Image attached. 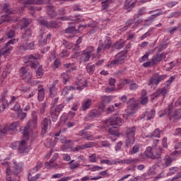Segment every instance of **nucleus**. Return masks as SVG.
Returning <instances> with one entry per match:
<instances>
[{
  "mask_svg": "<svg viewBox=\"0 0 181 181\" xmlns=\"http://www.w3.org/2000/svg\"><path fill=\"white\" fill-rule=\"evenodd\" d=\"M52 0H38V5H52Z\"/></svg>",
  "mask_w": 181,
  "mask_h": 181,
  "instance_id": "obj_43",
  "label": "nucleus"
},
{
  "mask_svg": "<svg viewBox=\"0 0 181 181\" xmlns=\"http://www.w3.org/2000/svg\"><path fill=\"white\" fill-rule=\"evenodd\" d=\"M57 166V164H50L49 162L45 163V168L46 169H53Z\"/></svg>",
  "mask_w": 181,
  "mask_h": 181,
  "instance_id": "obj_47",
  "label": "nucleus"
},
{
  "mask_svg": "<svg viewBox=\"0 0 181 181\" xmlns=\"http://www.w3.org/2000/svg\"><path fill=\"white\" fill-rule=\"evenodd\" d=\"M110 3H105L104 1H102V9L103 11H105V12H108V7L110 6Z\"/></svg>",
  "mask_w": 181,
  "mask_h": 181,
  "instance_id": "obj_44",
  "label": "nucleus"
},
{
  "mask_svg": "<svg viewBox=\"0 0 181 181\" xmlns=\"http://www.w3.org/2000/svg\"><path fill=\"white\" fill-rule=\"evenodd\" d=\"M85 139H86V141H94V136L88 134V136H85Z\"/></svg>",
  "mask_w": 181,
  "mask_h": 181,
  "instance_id": "obj_64",
  "label": "nucleus"
},
{
  "mask_svg": "<svg viewBox=\"0 0 181 181\" xmlns=\"http://www.w3.org/2000/svg\"><path fill=\"white\" fill-rule=\"evenodd\" d=\"M18 2L26 5H39V0H18Z\"/></svg>",
  "mask_w": 181,
  "mask_h": 181,
  "instance_id": "obj_22",
  "label": "nucleus"
},
{
  "mask_svg": "<svg viewBox=\"0 0 181 181\" xmlns=\"http://www.w3.org/2000/svg\"><path fill=\"white\" fill-rule=\"evenodd\" d=\"M115 81H117L115 78H110L109 80V86H110L111 87L115 86Z\"/></svg>",
  "mask_w": 181,
  "mask_h": 181,
  "instance_id": "obj_57",
  "label": "nucleus"
},
{
  "mask_svg": "<svg viewBox=\"0 0 181 181\" xmlns=\"http://www.w3.org/2000/svg\"><path fill=\"white\" fill-rule=\"evenodd\" d=\"M62 77L64 78V84H66L69 79L70 78V76L69 75V72L66 71L62 74Z\"/></svg>",
  "mask_w": 181,
  "mask_h": 181,
  "instance_id": "obj_38",
  "label": "nucleus"
},
{
  "mask_svg": "<svg viewBox=\"0 0 181 181\" xmlns=\"http://www.w3.org/2000/svg\"><path fill=\"white\" fill-rule=\"evenodd\" d=\"M101 163H106V165H117V160H114L112 162L110 161V160H102L100 161Z\"/></svg>",
  "mask_w": 181,
  "mask_h": 181,
  "instance_id": "obj_48",
  "label": "nucleus"
},
{
  "mask_svg": "<svg viewBox=\"0 0 181 181\" xmlns=\"http://www.w3.org/2000/svg\"><path fill=\"white\" fill-rule=\"evenodd\" d=\"M30 25L29 23V20L26 18H23L21 20V30H25V29H28L27 27L28 25Z\"/></svg>",
  "mask_w": 181,
  "mask_h": 181,
  "instance_id": "obj_25",
  "label": "nucleus"
},
{
  "mask_svg": "<svg viewBox=\"0 0 181 181\" xmlns=\"http://www.w3.org/2000/svg\"><path fill=\"white\" fill-rule=\"evenodd\" d=\"M74 32L77 33V32H80V30H76V26L68 27L65 30V33H74Z\"/></svg>",
  "mask_w": 181,
  "mask_h": 181,
  "instance_id": "obj_30",
  "label": "nucleus"
},
{
  "mask_svg": "<svg viewBox=\"0 0 181 181\" xmlns=\"http://www.w3.org/2000/svg\"><path fill=\"white\" fill-rule=\"evenodd\" d=\"M45 99V90L40 89L38 90V100L39 101H43Z\"/></svg>",
  "mask_w": 181,
  "mask_h": 181,
  "instance_id": "obj_34",
  "label": "nucleus"
},
{
  "mask_svg": "<svg viewBox=\"0 0 181 181\" xmlns=\"http://www.w3.org/2000/svg\"><path fill=\"white\" fill-rule=\"evenodd\" d=\"M153 117H155V110L153 109L147 115V121H149V119H152Z\"/></svg>",
  "mask_w": 181,
  "mask_h": 181,
  "instance_id": "obj_49",
  "label": "nucleus"
},
{
  "mask_svg": "<svg viewBox=\"0 0 181 181\" xmlns=\"http://www.w3.org/2000/svg\"><path fill=\"white\" fill-rule=\"evenodd\" d=\"M97 146V143L95 142H88L80 147V149H87L88 148H93Z\"/></svg>",
  "mask_w": 181,
  "mask_h": 181,
  "instance_id": "obj_26",
  "label": "nucleus"
},
{
  "mask_svg": "<svg viewBox=\"0 0 181 181\" xmlns=\"http://www.w3.org/2000/svg\"><path fill=\"white\" fill-rule=\"evenodd\" d=\"M49 125H52V120L45 117L41 123L42 134H46L47 132Z\"/></svg>",
  "mask_w": 181,
  "mask_h": 181,
  "instance_id": "obj_16",
  "label": "nucleus"
},
{
  "mask_svg": "<svg viewBox=\"0 0 181 181\" xmlns=\"http://www.w3.org/2000/svg\"><path fill=\"white\" fill-rule=\"evenodd\" d=\"M29 69H28V67H21V72L23 74V76H25V74H28V71Z\"/></svg>",
  "mask_w": 181,
  "mask_h": 181,
  "instance_id": "obj_61",
  "label": "nucleus"
},
{
  "mask_svg": "<svg viewBox=\"0 0 181 181\" xmlns=\"http://www.w3.org/2000/svg\"><path fill=\"white\" fill-rule=\"evenodd\" d=\"M110 47H111V40H110L109 38H107L104 43L103 42V40H100L99 46L97 49V56L100 57L98 53H100L101 50H105L107 49H110Z\"/></svg>",
  "mask_w": 181,
  "mask_h": 181,
  "instance_id": "obj_9",
  "label": "nucleus"
},
{
  "mask_svg": "<svg viewBox=\"0 0 181 181\" xmlns=\"http://www.w3.org/2000/svg\"><path fill=\"white\" fill-rule=\"evenodd\" d=\"M173 105H168V109H165V110H161L160 112L159 117H163V115H168L170 120H172V118H174V119H180L181 118V109L177 110L175 111H173Z\"/></svg>",
  "mask_w": 181,
  "mask_h": 181,
  "instance_id": "obj_1",
  "label": "nucleus"
},
{
  "mask_svg": "<svg viewBox=\"0 0 181 181\" xmlns=\"http://www.w3.org/2000/svg\"><path fill=\"white\" fill-rule=\"evenodd\" d=\"M139 162V159L138 158H133V159H124L122 160V163H126L127 165H129L130 163H138Z\"/></svg>",
  "mask_w": 181,
  "mask_h": 181,
  "instance_id": "obj_27",
  "label": "nucleus"
},
{
  "mask_svg": "<svg viewBox=\"0 0 181 181\" xmlns=\"http://www.w3.org/2000/svg\"><path fill=\"white\" fill-rule=\"evenodd\" d=\"M149 57V53H146L144 56L141 57L139 62H146Z\"/></svg>",
  "mask_w": 181,
  "mask_h": 181,
  "instance_id": "obj_60",
  "label": "nucleus"
},
{
  "mask_svg": "<svg viewBox=\"0 0 181 181\" xmlns=\"http://www.w3.org/2000/svg\"><path fill=\"white\" fill-rule=\"evenodd\" d=\"M90 107H91V100H88L82 105V110L86 111V110H88Z\"/></svg>",
  "mask_w": 181,
  "mask_h": 181,
  "instance_id": "obj_32",
  "label": "nucleus"
},
{
  "mask_svg": "<svg viewBox=\"0 0 181 181\" xmlns=\"http://www.w3.org/2000/svg\"><path fill=\"white\" fill-rule=\"evenodd\" d=\"M168 54V52H166L165 54H156L155 56L153 57L151 59V63L153 64H158V63H160V62H162V59L164 57L165 62H168V58H166V55Z\"/></svg>",
  "mask_w": 181,
  "mask_h": 181,
  "instance_id": "obj_14",
  "label": "nucleus"
},
{
  "mask_svg": "<svg viewBox=\"0 0 181 181\" xmlns=\"http://www.w3.org/2000/svg\"><path fill=\"white\" fill-rule=\"evenodd\" d=\"M137 152H139V146L135 145L133 148L132 150L130 151L131 155H134L135 153H137Z\"/></svg>",
  "mask_w": 181,
  "mask_h": 181,
  "instance_id": "obj_46",
  "label": "nucleus"
},
{
  "mask_svg": "<svg viewBox=\"0 0 181 181\" xmlns=\"http://www.w3.org/2000/svg\"><path fill=\"white\" fill-rule=\"evenodd\" d=\"M140 103L142 104V105H146V104H148V98H141Z\"/></svg>",
  "mask_w": 181,
  "mask_h": 181,
  "instance_id": "obj_58",
  "label": "nucleus"
},
{
  "mask_svg": "<svg viewBox=\"0 0 181 181\" xmlns=\"http://www.w3.org/2000/svg\"><path fill=\"white\" fill-rule=\"evenodd\" d=\"M15 37V30H11L8 33H7V37L8 39H12V37Z\"/></svg>",
  "mask_w": 181,
  "mask_h": 181,
  "instance_id": "obj_53",
  "label": "nucleus"
},
{
  "mask_svg": "<svg viewBox=\"0 0 181 181\" xmlns=\"http://www.w3.org/2000/svg\"><path fill=\"white\" fill-rule=\"evenodd\" d=\"M8 6H9V4H5L3 7L4 11H6V13H8V14L15 13V11H13L12 8H8Z\"/></svg>",
  "mask_w": 181,
  "mask_h": 181,
  "instance_id": "obj_37",
  "label": "nucleus"
},
{
  "mask_svg": "<svg viewBox=\"0 0 181 181\" xmlns=\"http://www.w3.org/2000/svg\"><path fill=\"white\" fill-rule=\"evenodd\" d=\"M111 97L110 96H105L103 98V101L105 104H108L110 103H111Z\"/></svg>",
  "mask_w": 181,
  "mask_h": 181,
  "instance_id": "obj_54",
  "label": "nucleus"
},
{
  "mask_svg": "<svg viewBox=\"0 0 181 181\" xmlns=\"http://www.w3.org/2000/svg\"><path fill=\"white\" fill-rule=\"evenodd\" d=\"M32 73L28 72L27 74H25V75H23V80H25V81H30V80H32Z\"/></svg>",
  "mask_w": 181,
  "mask_h": 181,
  "instance_id": "obj_36",
  "label": "nucleus"
},
{
  "mask_svg": "<svg viewBox=\"0 0 181 181\" xmlns=\"http://www.w3.org/2000/svg\"><path fill=\"white\" fill-rule=\"evenodd\" d=\"M88 116L90 118H95L98 116V113H97V110H92Z\"/></svg>",
  "mask_w": 181,
  "mask_h": 181,
  "instance_id": "obj_52",
  "label": "nucleus"
},
{
  "mask_svg": "<svg viewBox=\"0 0 181 181\" xmlns=\"http://www.w3.org/2000/svg\"><path fill=\"white\" fill-rule=\"evenodd\" d=\"M86 70L88 74H94V71L95 70V65H90V64H88L86 66Z\"/></svg>",
  "mask_w": 181,
  "mask_h": 181,
  "instance_id": "obj_29",
  "label": "nucleus"
},
{
  "mask_svg": "<svg viewBox=\"0 0 181 181\" xmlns=\"http://www.w3.org/2000/svg\"><path fill=\"white\" fill-rule=\"evenodd\" d=\"M63 45H64L66 49H71L73 47V44L66 41V40H64Z\"/></svg>",
  "mask_w": 181,
  "mask_h": 181,
  "instance_id": "obj_50",
  "label": "nucleus"
},
{
  "mask_svg": "<svg viewBox=\"0 0 181 181\" xmlns=\"http://www.w3.org/2000/svg\"><path fill=\"white\" fill-rule=\"evenodd\" d=\"M28 144L26 140H22L19 142L18 144V151L19 153H27V152H29V148H28Z\"/></svg>",
  "mask_w": 181,
  "mask_h": 181,
  "instance_id": "obj_15",
  "label": "nucleus"
},
{
  "mask_svg": "<svg viewBox=\"0 0 181 181\" xmlns=\"http://www.w3.org/2000/svg\"><path fill=\"white\" fill-rule=\"evenodd\" d=\"M121 122H122L121 117L115 116L110 117L109 119H106L103 121V124H105V125H107V127L109 125L117 127V128L119 127Z\"/></svg>",
  "mask_w": 181,
  "mask_h": 181,
  "instance_id": "obj_6",
  "label": "nucleus"
},
{
  "mask_svg": "<svg viewBox=\"0 0 181 181\" xmlns=\"http://www.w3.org/2000/svg\"><path fill=\"white\" fill-rule=\"evenodd\" d=\"M38 22L40 26H42L43 28H47V29H51L52 28L57 29V28H59V25H57V23L53 21L47 22L46 19L42 17L38 18Z\"/></svg>",
  "mask_w": 181,
  "mask_h": 181,
  "instance_id": "obj_7",
  "label": "nucleus"
},
{
  "mask_svg": "<svg viewBox=\"0 0 181 181\" xmlns=\"http://www.w3.org/2000/svg\"><path fill=\"white\" fill-rule=\"evenodd\" d=\"M40 59V55L37 54H30L26 57H24L23 62L24 63H30V67L33 69H36L39 66V62H37V60Z\"/></svg>",
  "mask_w": 181,
  "mask_h": 181,
  "instance_id": "obj_5",
  "label": "nucleus"
},
{
  "mask_svg": "<svg viewBox=\"0 0 181 181\" xmlns=\"http://www.w3.org/2000/svg\"><path fill=\"white\" fill-rule=\"evenodd\" d=\"M32 118V119L27 122L25 127H24L23 133L24 136H29V129H30L31 125H33L34 128H36V125H37V115L36 112H33Z\"/></svg>",
  "mask_w": 181,
  "mask_h": 181,
  "instance_id": "obj_4",
  "label": "nucleus"
},
{
  "mask_svg": "<svg viewBox=\"0 0 181 181\" xmlns=\"http://www.w3.org/2000/svg\"><path fill=\"white\" fill-rule=\"evenodd\" d=\"M132 2V0H126L124 2V9H126L127 12H131V10L135 6V2Z\"/></svg>",
  "mask_w": 181,
  "mask_h": 181,
  "instance_id": "obj_20",
  "label": "nucleus"
},
{
  "mask_svg": "<svg viewBox=\"0 0 181 181\" xmlns=\"http://www.w3.org/2000/svg\"><path fill=\"white\" fill-rule=\"evenodd\" d=\"M19 142L20 141H16L14 143L12 144V148L13 149H17V151H18L19 149Z\"/></svg>",
  "mask_w": 181,
  "mask_h": 181,
  "instance_id": "obj_59",
  "label": "nucleus"
},
{
  "mask_svg": "<svg viewBox=\"0 0 181 181\" xmlns=\"http://www.w3.org/2000/svg\"><path fill=\"white\" fill-rule=\"evenodd\" d=\"M101 169H103V167L95 165V166L89 168V170H91V172H95V170H101Z\"/></svg>",
  "mask_w": 181,
  "mask_h": 181,
  "instance_id": "obj_55",
  "label": "nucleus"
},
{
  "mask_svg": "<svg viewBox=\"0 0 181 181\" xmlns=\"http://www.w3.org/2000/svg\"><path fill=\"white\" fill-rule=\"evenodd\" d=\"M164 161L165 166H170V164L172 162H173V160L170 158V156H165L164 158Z\"/></svg>",
  "mask_w": 181,
  "mask_h": 181,
  "instance_id": "obj_33",
  "label": "nucleus"
},
{
  "mask_svg": "<svg viewBox=\"0 0 181 181\" xmlns=\"http://www.w3.org/2000/svg\"><path fill=\"white\" fill-rule=\"evenodd\" d=\"M13 163H14V174L16 175H16H18V173H19V165L18 164V163H16V161H14L13 162Z\"/></svg>",
  "mask_w": 181,
  "mask_h": 181,
  "instance_id": "obj_51",
  "label": "nucleus"
},
{
  "mask_svg": "<svg viewBox=\"0 0 181 181\" xmlns=\"http://www.w3.org/2000/svg\"><path fill=\"white\" fill-rule=\"evenodd\" d=\"M160 94H162V95L163 97H165V95H166V88L163 87V88L160 89L157 92L154 93L151 95V101H153V100H155V98L159 97V95H160Z\"/></svg>",
  "mask_w": 181,
  "mask_h": 181,
  "instance_id": "obj_18",
  "label": "nucleus"
},
{
  "mask_svg": "<svg viewBox=\"0 0 181 181\" xmlns=\"http://www.w3.org/2000/svg\"><path fill=\"white\" fill-rule=\"evenodd\" d=\"M160 134H162V131H160L159 129H156L154 130L153 134H152L151 136H155L156 138H160Z\"/></svg>",
  "mask_w": 181,
  "mask_h": 181,
  "instance_id": "obj_42",
  "label": "nucleus"
},
{
  "mask_svg": "<svg viewBox=\"0 0 181 181\" xmlns=\"http://www.w3.org/2000/svg\"><path fill=\"white\" fill-rule=\"evenodd\" d=\"M139 86L136 83H132L129 87V90H136L138 88Z\"/></svg>",
  "mask_w": 181,
  "mask_h": 181,
  "instance_id": "obj_63",
  "label": "nucleus"
},
{
  "mask_svg": "<svg viewBox=\"0 0 181 181\" xmlns=\"http://www.w3.org/2000/svg\"><path fill=\"white\" fill-rule=\"evenodd\" d=\"M14 42H15V40H9L6 44V46L0 50V56H7V54H9L11 50H12L13 49L11 45H13Z\"/></svg>",
  "mask_w": 181,
  "mask_h": 181,
  "instance_id": "obj_11",
  "label": "nucleus"
},
{
  "mask_svg": "<svg viewBox=\"0 0 181 181\" xmlns=\"http://www.w3.org/2000/svg\"><path fill=\"white\" fill-rule=\"evenodd\" d=\"M145 155L147 158H150L151 159H153V153L152 152V147L148 146L146 148V150L145 151Z\"/></svg>",
  "mask_w": 181,
  "mask_h": 181,
  "instance_id": "obj_28",
  "label": "nucleus"
},
{
  "mask_svg": "<svg viewBox=\"0 0 181 181\" xmlns=\"http://www.w3.org/2000/svg\"><path fill=\"white\" fill-rule=\"evenodd\" d=\"M6 94H8V90H6L4 91L2 97H1V101H2V107H3V111L4 110H5V107H6V105H8V104H9V103H8V100H6V98H5L6 97Z\"/></svg>",
  "mask_w": 181,
  "mask_h": 181,
  "instance_id": "obj_23",
  "label": "nucleus"
},
{
  "mask_svg": "<svg viewBox=\"0 0 181 181\" xmlns=\"http://www.w3.org/2000/svg\"><path fill=\"white\" fill-rule=\"evenodd\" d=\"M156 84H159V83H160V81H162L163 80H165V78H166V75H158V74H156Z\"/></svg>",
  "mask_w": 181,
  "mask_h": 181,
  "instance_id": "obj_41",
  "label": "nucleus"
},
{
  "mask_svg": "<svg viewBox=\"0 0 181 181\" xmlns=\"http://www.w3.org/2000/svg\"><path fill=\"white\" fill-rule=\"evenodd\" d=\"M74 162V160H71L69 164V169H71V170H74V169H77V168H78V166H80V163H73Z\"/></svg>",
  "mask_w": 181,
  "mask_h": 181,
  "instance_id": "obj_31",
  "label": "nucleus"
},
{
  "mask_svg": "<svg viewBox=\"0 0 181 181\" xmlns=\"http://www.w3.org/2000/svg\"><path fill=\"white\" fill-rule=\"evenodd\" d=\"M71 90H76L74 86H66L62 90V95L66 97L67 101H70V100H73V93Z\"/></svg>",
  "mask_w": 181,
  "mask_h": 181,
  "instance_id": "obj_13",
  "label": "nucleus"
},
{
  "mask_svg": "<svg viewBox=\"0 0 181 181\" xmlns=\"http://www.w3.org/2000/svg\"><path fill=\"white\" fill-rule=\"evenodd\" d=\"M47 8L48 10L47 14L50 18H53L57 16V12H56V11L54 10V6L53 4H49L47 6Z\"/></svg>",
  "mask_w": 181,
  "mask_h": 181,
  "instance_id": "obj_17",
  "label": "nucleus"
},
{
  "mask_svg": "<svg viewBox=\"0 0 181 181\" xmlns=\"http://www.w3.org/2000/svg\"><path fill=\"white\" fill-rule=\"evenodd\" d=\"M127 105L128 108L126 110V115H123V117L126 119L135 114L136 108L139 106V103H136V100L132 98L127 101Z\"/></svg>",
  "mask_w": 181,
  "mask_h": 181,
  "instance_id": "obj_2",
  "label": "nucleus"
},
{
  "mask_svg": "<svg viewBox=\"0 0 181 181\" xmlns=\"http://www.w3.org/2000/svg\"><path fill=\"white\" fill-rule=\"evenodd\" d=\"M30 176H32V175L29 174L28 175L29 181H37V179L40 177V174H37L35 177H30Z\"/></svg>",
  "mask_w": 181,
  "mask_h": 181,
  "instance_id": "obj_45",
  "label": "nucleus"
},
{
  "mask_svg": "<svg viewBox=\"0 0 181 181\" xmlns=\"http://www.w3.org/2000/svg\"><path fill=\"white\" fill-rule=\"evenodd\" d=\"M64 108V105H59L55 109L51 108L50 115L53 122H56L59 118V113Z\"/></svg>",
  "mask_w": 181,
  "mask_h": 181,
  "instance_id": "obj_8",
  "label": "nucleus"
},
{
  "mask_svg": "<svg viewBox=\"0 0 181 181\" xmlns=\"http://www.w3.org/2000/svg\"><path fill=\"white\" fill-rule=\"evenodd\" d=\"M23 30L24 33L22 35V39H23L24 42H28L29 39L32 37V30L30 28Z\"/></svg>",
  "mask_w": 181,
  "mask_h": 181,
  "instance_id": "obj_19",
  "label": "nucleus"
},
{
  "mask_svg": "<svg viewBox=\"0 0 181 181\" xmlns=\"http://www.w3.org/2000/svg\"><path fill=\"white\" fill-rule=\"evenodd\" d=\"M43 76V68L42 66H38V69L37 70V78H42V76Z\"/></svg>",
  "mask_w": 181,
  "mask_h": 181,
  "instance_id": "obj_40",
  "label": "nucleus"
},
{
  "mask_svg": "<svg viewBox=\"0 0 181 181\" xmlns=\"http://www.w3.org/2000/svg\"><path fill=\"white\" fill-rule=\"evenodd\" d=\"M97 26V22L95 21H90L88 25V28H95Z\"/></svg>",
  "mask_w": 181,
  "mask_h": 181,
  "instance_id": "obj_62",
  "label": "nucleus"
},
{
  "mask_svg": "<svg viewBox=\"0 0 181 181\" xmlns=\"http://www.w3.org/2000/svg\"><path fill=\"white\" fill-rule=\"evenodd\" d=\"M135 131H136V129H135V127H133L132 128L127 129L125 134V145L126 148H129V146H132L134 144H135Z\"/></svg>",
  "mask_w": 181,
  "mask_h": 181,
  "instance_id": "obj_3",
  "label": "nucleus"
},
{
  "mask_svg": "<svg viewBox=\"0 0 181 181\" xmlns=\"http://www.w3.org/2000/svg\"><path fill=\"white\" fill-rule=\"evenodd\" d=\"M128 53V49L119 52L116 55V59L113 60V64H122L124 60L127 57V54Z\"/></svg>",
  "mask_w": 181,
  "mask_h": 181,
  "instance_id": "obj_10",
  "label": "nucleus"
},
{
  "mask_svg": "<svg viewBox=\"0 0 181 181\" xmlns=\"http://www.w3.org/2000/svg\"><path fill=\"white\" fill-rule=\"evenodd\" d=\"M162 156V149L160 148H158V151L156 152V154H153V158L152 159H160Z\"/></svg>",
  "mask_w": 181,
  "mask_h": 181,
  "instance_id": "obj_35",
  "label": "nucleus"
},
{
  "mask_svg": "<svg viewBox=\"0 0 181 181\" xmlns=\"http://www.w3.org/2000/svg\"><path fill=\"white\" fill-rule=\"evenodd\" d=\"M117 128H118V127L113 126V127H110L108 129L109 134L110 135H114L115 136H119V132H118V131H117Z\"/></svg>",
  "mask_w": 181,
  "mask_h": 181,
  "instance_id": "obj_24",
  "label": "nucleus"
},
{
  "mask_svg": "<svg viewBox=\"0 0 181 181\" xmlns=\"http://www.w3.org/2000/svg\"><path fill=\"white\" fill-rule=\"evenodd\" d=\"M156 80H158L157 78H151L148 82V86H152V84L158 85V83H156Z\"/></svg>",
  "mask_w": 181,
  "mask_h": 181,
  "instance_id": "obj_56",
  "label": "nucleus"
},
{
  "mask_svg": "<svg viewBox=\"0 0 181 181\" xmlns=\"http://www.w3.org/2000/svg\"><path fill=\"white\" fill-rule=\"evenodd\" d=\"M22 50H28V49H33L35 47V42H30L28 45V42L23 43V45L20 47Z\"/></svg>",
  "mask_w": 181,
  "mask_h": 181,
  "instance_id": "obj_21",
  "label": "nucleus"
},
{
  "mask_svg": "<svg viewBox=\"0 0 181 181\" xmlns=\"http://www.w3.org/2000/svg\"><path fill=\"white\" fill-rule=\"evenodd\" d=\"M19 127V122H16L12 123L10 126L6 125L3 130H0V134L3 135H6L11 131H16Z\"/></svg>",
  "mask_w": 181,
  "mask_h": 181,
  "instance_id": "obj_12",
  "label": "nucleus"
},
{
  "mask_svg": "<svg viewBox=\"0 0 181 181\" xmlns=\"http://www.w3.org/2000/svg\"><path fill=\"white\" fill-rule=\"evenodd\" d=\"M112 49H122V47H124V42H115L113 45H112Z\"/></svg>",
  "mask_w": 181,
  "mask_h": 181,
  "instance_id": "obj_39",
  "label": "nucleus"
}]
</instances>
